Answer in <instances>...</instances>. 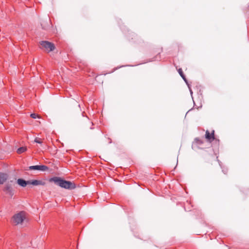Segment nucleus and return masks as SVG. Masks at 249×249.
I'll return each instance as SVG.
<instances>
[{"mask_svg": "<svg viewBox=\"0 0 249 249\" xmlns=\"http://www.w3.org/2000/svg\"><path fill=\"white\" fill-rule=\"evenodd\" d=\"M8 178V174L0 173V184H3L7 179Z\"/></svg>", "mask_w": 249, "mask_h": 249, "instance_id": "9", "label": "nucleus"}, {"mask_svg": "<svg viewBox=\"0 0 249 249\" xmlns=\"http://www.w3.org/2000/svg\"><path fill=\"white\" fill-rule=\"evenodd\" d=\"M14 185V182L13 181H10L7 182L4 186L3 188V191L7 194L10 196H12L14 195V189L13 186Z\"/></svg>", "mask_w": 249, "mask_h": 249, "instance_id": "3", "label": "nucleus"}, {"mask_svg": "<svg viewBox=\"0 0 249 249\" xmlns=\"http://www.w3.org/2000/svg\"><path fill=\"white\" fill-rule=\"evenodd\" d=\"M26 219L25 212L21 211L13 216V222L16 225L21 224Z\"/></svg>", "mask_w": 249, "mask_h": 249, "instance_id": "2", "label": "nucleus"}, {"mask_svg": "<svg viewBox=\"0 0 249 249\" xmlns=\"http://www.w3.org/2000/svg\"><path fill=\"white\" fill-rule=\"evenodd\" d=\"M195 140L196 141H198V139L197 138H196Z\"/></svg>", "mask_w": 249, "mask_h": 249, "instance_id": "15", "label": "nucleus"}, {"mask_svg": "<svg viewBox=\"0 0 249 249\" xmlns=\"http://www.w3.org/2000/svg\"><path fill=\"white\" fill-rule=\"evenodd\" d=\"M188 87H189V89H190L189 86H188ZM190 91L191 94H192L193 92H192V90L191 89H190Z\"/></svg>", "mask_w": 249, "mask_h": 249, "instance_id": "14", "label": "nucleus"}, {"mask_svg": "<svg viewBox=\"0 0 249 249\" xmlns=\"http://www.w3.org/2000/svg\"><path fill=\"white\" fill-rule=\"evenodd\" d=\"M50 181H53L55 184L60 187L69 190H72L75 188V184L70 181H67L61 179L59 177H53L50 179Z\"/></svg>", "mask_w": 249, "mask_h": 249, "instance_id": "1", "label": "nucleus"}, {"mask_svg": "<svg viewBox=\"0 0 249 249\" xmlns=\"http://www.w3.org/2000/svg\"><path fill=\"white\" fill-rule=\"evenodd\" d=\"M178 72L179 74H180V75L181 76V77L182 78V79L185 82L186 84L188 85V86H189V84L188 83L187 80L185 75H184V74L183 73L182 69H179L178 70Z\"/></svg>", "mask_w": 249, "mask_h": 249, "instance_id": "10", "label": "nucleus"}, {"mask_svg": "<svg viewBox=\"0 0 249 249\" xmlns=\"http://www.w3.org/2000/svg\"><path fill=\"white\" fill-rule=\"evenodd\" d=\"M205 138L209 141L214 140V131L213 130L212 133H210L208 130H207L205 134Z\"/></svg>", "mask_w": 249, "mask_h": 249, "instance_id": "8", "label": "nucleus"}, {"mask_svg": "<svg viewBox=\"0 0 249 249\" xmlns=\"http://www.w3.org/2000/svg\"><path fill=\"white\" fill-rule=\"evenodd\" d=\"M35 142H36V143H42V141L39 139H38V138H36L35 140Z\"/></svg>", "mask_w": 249, "mask_h": 249, "instance_id": "13", "label": "nucleus"}, {"mask_svg": "<svg viewBox=\"0 0 249 249\" xmlns=\"http://www.w3.org/2000/svg\"><path fill=\"white\" fill-rule=\"evenodd\" d=\"M27 150V148L26 147H21L17 149V152L20 154Z\"/></svg>", "mask_w": 249, "mask_h": 249, "instance_id": "11", "label": "nucleus"}, {"mask_svg": "<svg viewBox=\"0 0 249 249\" xmlns=\"http://www.w3.org/2000/svg\"><path fill=\"white\" fill-rule=\"evenodd\" d=\"M29 184H32L34 186L44 185H45V182L41 180H29Z\"/></svg>", "mask_w": 249, "mask_h": 249, "instance_id": "7", "label": "nucleus"}, {"mask_svg": "<svg viewBox=\"0 0 249 249\" xmlns=\"http://www.w3.org/2000/svg\"><path fill=\"white\" fill-rule=\"evenodd\" d=\"M28 168L31 170H39L41 171H46L49 169L48 166L44 165L30 166L28 167Z\"/></svg>", "mask_w": 249, "mask_h": 249, "instance_id": "5", "label": "nucleus"}, {"mask_svg": "<svg viewBox=\"0 0 249 249\" xmlns=\"http://www.w3.org/2000/svg\"><path fill=\"white\" fill-rule=\"evenodd\" d=\"M30 116L34 119H36V117L40 118L35 113H32L30 115Z\"/></svg>", "mask_w": 249, "mask_h": 249, "instance_id": "12", "label": "nucleus"}, {"mask_svg": "<svg viewBox=\"0 0 249 249\" xmlns=\"http://www.w3.org/2000/svg\"><path fill=\"white\" fill-rule=\"evenodd\" d=\"M17 183L20 186L24 187L27 185H29V180H25L22 178H18L17 180Z\"/></svg>", "mask_w": 249, "mask_h": 249, "instance_id": "6", "label": "nucleus"}, {"mask_svg": "<svg viewBox=\"0 0 249 249\" xmlns=\"http://www.w3.org/2000/svg\"><path fill=\"white\" fill-rule=\"evenodd\" d=\"M40 44L41 46V49H44L48 52L53 51L55 49L54 44L47 41H42Z\"/></svg>", "mask_w": 249, "mask_h": 249, "instance_id": "4", "label": "nucleus"}]
</instances>
